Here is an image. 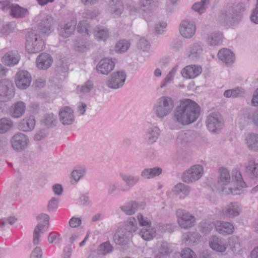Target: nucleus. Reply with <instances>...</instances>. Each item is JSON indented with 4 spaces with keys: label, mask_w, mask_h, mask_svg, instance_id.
I'll list each match as a JSON object with an SVG mask.
<instances>
[{
    "label": "nucleus",
    "mask_w": 258,
    "mask_h": 258,
    "mask_svg": "<svg viewBox=\"0 0 258 258\" xmlns=\"http://www.w3.org/2000/svg\"><path fill=\"white\" fill-rule=\"evenodd\" d=\"M200 114V106L195 101L185 99L181 100L176 107L172 119L176 123L185 126L195 122Z\"/></svg>",
    "instance_id": "1"
},
{
    "label": "nucleus",
    "mask_w": 258,
    "mask_h": 258,
    "mask_svg": "<svg viewBox=\"0 0 258 258\" xmlns=\"http://www.w3.org/2000/svg\"><path fill=\"white\" fill-rule=\"evenodd\" d=\"M219 176L218 180V188L225 194L240 195V188L246 187L241 173L238 171H235L232 177L237 185L236 188L231 187L232 182L229 171L225 168L221 167L219 169Z\"/></svg>",
    "instance_id": "2"
},
{
    "label": "nucleus",
    "mask_w": 258,
    "mask_h": 258,
    "mask_svg": "<svg viewBox=\"0 0 258 258\" xmlns=\"http://www.w3.org/2000/svg\"><path fill=\"white\" fill-rule=\"evenodd\" d=\"M174 107L173 99L167 96L159 98L153 107V112L160 119H163L173 111Z\"/></svg>",
    "instance_id": "3"
},
{
    "label": "nucleus",
    "mask_w": 258,
    "mask_h": 258,
    "mask_svg": "<svg viewBox=\"0 0 258 258\" xmlns=\"http://www.w3.org/2000/svg\"><path fill=\"white\" fill-rule=\"evenodd\" d=\"M244 10L242 4H233L227 6L224 11L219 16V20L223 23H232L235 21V19L239 14Z\"/></svg>",
    "instance_id": "4"
},
{
    "label": "nucleus",
    "mask_w": 258,
    "mask_h": 258,
    "mask_svg": "<svg viewBox=\"0 0 258 258\" xmlns=\"http://www.w3.org/2000/svg\"><path fill=\"white\" fill-rule=\"evenodd\" d=\"M25 47L29 53H37L43 50L44 43L39 34L34 31H30L27 34Z\"/></svg>",
    "instance_id": "5"
},
{
    "label": "nucleus",
    "mask_w": 258,
    "mask_h": 258,
    "mask_svg": "<svg viewBox=\"0 0 258 258\" xmlns=\"http://www.w3.org/2000/svg\"><path fill=\"white\" fill-rule=\"evenodd\" d=\"M176 216L178 224L182 229H187L195 225V217L185 210L178 209Z\"/></svg>",
    "instance_id": "6"
},
{
    "label": "nucleus",
    "mask_w": 258,
    "mask_h": 258,
    "mask_svg": "<svg viewBox=\"0 0 258 258\" xmlns=\"http://www.w3.org/2000/svg\"><path fill=\"white\" fill-rule=\"evenodd\" d=\"M206 123L210 132L217 133L222 128L224 121L219 113L212 112L208 116Z\"/></svg>",
    "instance_id": "7"
},
{
    "label": "nucleus",
    "mask_w": 258,
    "mask_h": 258,
    "mask_svg": "<svg viewBox=\"0 0 258 258\" xmlns=\"http://www.w3.org/2000/svg\"><path fill=\"white\" fill-rule=\"evenodd\" d=\"M126 75L123 71L112 73L106 82V86L111 89H117L122 87L126 80Z\"/></svg>",
    "instance_id": "8"
},
{
    "label": "nucleus",
    "mask_w": 258,
    "mask_h": 258,
    "mask_svg": "<svg viewBox=\"0 0 258 258\" xmlns=\"http://www.w3.org/2000/svg\"><path fill=\"white\" fill-rule=\"evenodd\" d=\"M11 143L14 150L17 152H21L27 148L29 145V140L27 135L18 132L12 137Z\"/></svg>",
    "instance_id": "9"
},
{
    "label": "nucleus",
    "mask_w": 258,
    "mask_h": 258,
    "mask_svg": "<svg viewBox=\"0 0 258 258\" xmlns=\"http://www.w3.org/2000/svg\"><path fill=\"white\" fill-rule=\"evenodd\" d=\"M203 167L200 165L192 166L185 171L182 176V181L190 183L199 180L203 174Z\"/></svg>",
    "instance_id": "10"
},
{
    "label": "nucleus",
    "mask_w": 258,
    "mask_h": 258,
    "mask_svg": "<svg viewBox=\"0 0 258 258\" xmlns=\"http://www.w3.org/2000/svg\"><path fill=\"white\" fill-rule=\"evenodd\" d=\"M241 122L248 124L252 122L256 126H258V108L252 110L250 108H243L240 115Z\"/></svg>",
    "instance_id": "11"
},
{
    "label": "nucleus",
    "mask_w": 258,
    "mask_h": 258,
    "mask_svg": "<svg viewBox=\"0 0 258 258\" xmlns=\"http://www.w3.org/2000/svg\"><path fill=\"white\" fill-rule=\"evenodd\" d=\"M241 211L240 204L236 202H232L223 208L220 211V214L226 217L233 218L239 216Z\"/></svg>",
    "instance_id": "12"
},
{
    "label": "nucleus",
    "mask_w": 258,
    "mask_h": 258,
    "mask_svg": "<svg viewBox=\"0 0 258 258\" xmlns=\"http://www.w3.org/2000/svg\"><path fill=\"white\" fill-rule=\"evenodd\" d=\"M40 17L41 20L38 24L39 30L43 33L50 34L53 30V18L51 15L45 13H41Z\"/></svg>",
    "instance_id": "13"
},
{
    "label": "nucleus",
    "mask_w": 258,
    "mask_h": 258,
    "mask_svg": "<svg viewBox=\"0 0 258 258\" xmlns=\"http://www.w3.org/2000/svg\"><path fill=\"white\" fill-rule=\"evenodd\" d=\"M31 82V76L26 71H21L16 75L15 83L17 87L21 89H25Z\"/></svg>",
    "instance_id": "14"
},
{
    "label": "nucleus",
    "mask_w": 258,
    "mask_h": 258,
    "mask_svg": "<svg viewBox=\"0 0 258 258\" xmlns=\"http://www.w3.org/2000/svg\"><path fill=\"white\" fill-rule=\"evenodd\" d=\"M196 26L194 22L188 20L182 21L179 26V32L182 37L185 38H190L195 34Z\"/></svg>",
    "instance_id": "15"
},
{
    "label": "nucleus",
    "mask_w": 258,
    "mask_h": 258,
    "mask_svg": "<svg viewBox=\"0 0 258 258\" xmlns=\"http://www.w3.org/2000/svg\"><path fill=\"white\" fill-rule=\"evenodd\" d=\"M60 121L63 125L72 124L75 121V115L73 109L69 106L62 107L59 112Z\"/></svg>",
    "instance_id": "16"
},
{
    "label": "nucleus",
    "mask_w": 258,
    "mask_h": 258,
    "mask_svg": "<svg viewBox=\"0 0 258 258\" xmlns=\"http://www.w3.org/2000/svg\"><path fill=\"white\" fill-rule=\"evenodd\" d=\"M132 237V234L128 230L120 228L114 235L113 240L116 244L124 245L131 241Z\"/></svg>",
    "instance_id": "17"
},
{
    "label": "nucleus",
    "mask_w": 258,
    "mask_h": 258,
    "mask_svg": "<svg viewBox=\"0 0 258 258\" xmlns=\"http://www.w3.org/2000/svg\"><path fill=\"white\" fill-rule=\"evenodd\" d=\"M145 204L143 202L131 201L120 207V209L127 215L134 214L139 209H144Z\"/></svg>",
    "instance_id": "18"
},
{
    "label": "nucleus",
    "mask_w": 258,
    "mask_h": 258,
    "mask_svg": "<svg viewBox=\"0 0 258 258\" xmlns=\"http://www.w3.org/2000/svg\"><path fill=\"white\" fill-rule=\"evenodd\" d=\"M120 176L126 186V188L120 189L122 191H126L127 189L133 187L140 182L141 179L139 175L132 174L121 173Z\"/></svg>",
    "instance_id": "19"
},
{
    "label": "nucleus",
    "mask_w": 258,
    "mask_h": 258,
    "mask_svg": "<svg viewBox=\"0 0 258 258\" xmlns=\"http://www.w3.org/2000/svg\"><path fill=\"white\" fill-rule=\"evenodd\" d=\"M115 62L112 58H105L99 61L96 66V70L102 74L107 75L113 70Z\"/></svg>",
    "instance_id": "20"
},
{
    "label": "nucleus",
    "mask_w": 258,
    "mask_h": 258,
    "mask_svg": "<svg viewBox=\"0 0 258 258\" xmlns=\"http://www.w3.org/2000/svg\"><path fill=\"white\" fill-rule=\"evenodd\" d=\"M172 252L170 244L166 241L158 242L157 244L156 256L157 258H166Z\"/></svg>",
    "instance_id": "21"
},
{
    "label": "nucleus",
    "mask_w": 258,
    "mask_h": 258,
    "mask_svg": "<svg viewBox=\"0 0 258 258\" xmlns=\"http://www.w3.org/2000/svg\"><path fill=\"white\" fill-rule=\"evenodd\" d=\"M52 61V58L50 54L42 53L36 58V66L39 69L46 70L51 66Z\"/></svg>",
    "instance_id": "22"
},
{
    "label": "nucleus",
    "mask_w": 258,
    "mask_h": 258,
    "mask_svg": "<svg viewBox=\"0 0 258 258\" xmlns=\"http://www.w3.org/2000/svg\"><path fill=\"white\" fill-rule=\"evenodd\" d=\"M245 144L248 149L253 152H258V134L248 133L244 139Z\"/></svg>",
    "instance_id": "23"
},
{
    "label": "nucleus",
    "mask_w": 258,
    "mask_h": 258,
    "mask_svg": "<svg viewBox=\"0 0 258 258\" xmlns=\"http://www.w3.org/2000/svg\"><path fill=\"white\" fill-rule=\"evenodd\" d=\"M202 71V69L200 66L190 65L182 69L181 74L184 78L194 79L199 76Z\"/></svg>",
    "instance_id": "24"
},
{
    "label": "nucleus",
    "mask_w": 258,
    "mask_h": 258,
    "mask_svg": "<svg viewBox=\"0 0 258 258\" xmlns=\"http://www.w3.org/2000/svg\"><path fill=\"white\" fill-rule=\"evenodd\" d=\"M203 46L199 43H195L189 46L186 55L191 59L200 58L203 54Z\"/></svg>",
    "instance_id": "25"
},
{
    "label": "nucleus",
    "mask_w": 258,
    "mask_h": 258,
    "mask_svg": "<svg viewBox=\"0 0 258 258\" xmlns=\"http://www.w3.org/2000/svg\"><path fill=\"white\" fill-rule=\"evenodd\" d=\"M123 5L118 0H112L109 3L107 12L113 18L119 17L123 11Z\"/></svg>",
    "instance_id": "26"
},
{
    "label": "nucleus",
    "mask_w": 258,
    "mask_h": 258,
    "mask_svg": "<svg viewBox=\"0 0 258 258\" xmlns=\"http://www.w3.org/2000/svg\"><path fill=\"white\" fill-rule=\"evenodd\" d=\"M25 110V103L22 101H19L10 107L9 114L14 118H19L24 114Z\"/></svg>",
    "instance_id": "27"
},
{
    "label": "nucleus",
    "mask_w": 258,
    "mask_h": 258,
    "mask_svg": "<svg viewBox=\"0 0 258 258\" xmlns=\"http://www.w3.org/2000/svg\"><path fill=\"white\" fill-rule=\"evenodd\" d=\"M217 231L222 234H231L233 232V225L228 222L217 221L215 224Z\"/></svg>",
    "instance_id": "28"
},
{
    "label": "nucleus",
    "mask_w": 258,
    "mask_h": 258,
    "mask_svg": "<svg viewBox=\"0 0 258 258\" xmlns=\"http://www.w3.org/2000/svg\"><path fill=\"white\" fill-rule=\"evenodd\" d=\"M160 130L159 127L154 126L149 127L145 135V140L148 144L155 143L160 135Z\"/></svg>",
    "instance_id": "29"
},
{
    "label": "nucleus",
    "mask_w": 258,
    "mask_h": 258,
    "mask_svg": "<svg viewBox=\"0 0 258 258\" xmlns=\"http://www.w3.org/2000/svg\"><path fill=\"white\" fill-rule=\"evenodd\" d=\"M210 246L213 250L220 252L225 251L226 249L225 240L216 236H213L211 238Z\"/></svg>",
    "instance_id": "30"
},
{
    "label": "nucleus",
    "mask_w": 258,
    "mask_h": 258,
    "mask_svg": "<svg viewBox=\"0 0 258 258\" xmlns=\"http://www.w3.org/2000/svg\"><path fill=\"white\" fill-rule=\"evenodd\" d=\"M35 125V120L33 116H30L24 118L19 123V128L23 132H29L33 130Z\"/></svg>",
    "instance_id": "31"
},
{
    "label": "nucleus",
    "mask_w": 258,
    "mask_h": 258,
    "mask_svg": "<svg viewBox=\"0 0 258 258\" xmlns=\"http://www.w3.org/2000/svg\"><path fill=\"white\" fill-rule=\"evenodd\" d=\"M3 62L7 66H14L18 63L20 55L17 52L9 51L3 57Z\"/></svg>",
    "instance_id": "32"
},
{
    "label": "nucleus",
    "mask_w": 258,
    "mask_h": 258,
    "mask_svg": "<svg viewBox=\"0 0 258 258\" xmlns=\"http://www.w3.org/2000/svg\"><path fill=\"white\" fill-rule=\"evenodd\" d=\"M218 58L226 64L233 63L234 57L233 52L227 48H223L219 51Z\"/></svg>",
    "instance_id": "33"
},
{
    "label": "nucleus",
    "mask_w": 258,
    "mask_h": 258,
    "mask_svg": "<svg viewBox=\"0 0 258 258\" xmlns=\"http://www.w3.org/2000/svg\"><path fill=\"white\" fill-rule=\"evenodd\" d=\"M245 173L251 178H258V163L253 160L249 161L245 166Z\"/></svg>",
    "instance_id": "34"
},
{
    "label": "nucleus",
    "mask_w": 258,
    "mask_h": 258,
    "mask_svg": "<svg viewBox=\"0 0 258 258\" xmlns=\"http://www.w3.org/2000/svg\"><path fill=\"white\" fill-rule=\"evenodd\" d=\"M90 46L91 42L83 38H78L74 43V49L79 52H84L88 50Z\"/></svg>",
    "instance_id": "35"
},
{
    "label": "nucleus",
    "mask_w": 258,
    "mask_h": 258,
    "mask_svg": "<svg viewBox=\"0 0 258 258\" xmlns=\"http://www.w3.org/2000/svg\"><path fill=\"white\" fill-rule=\"evenodd\" d=\"M76 23L74 21H71L67 23L63 27L59 29V34L62 37L68 38L74 33Z\"/></svg>",
    "instance_id": "36"
},
{
    "label": "nucleus",
    "mask_w": 258,
    "mask_h": 258,
    "mask_svg": "<svg viewBox=\"0 0 258 258\" xmlns=\"http://www.w3.org/2000/svg\"><path fill=\"white\" fill-rule=\"evenodd\" d=\"M162 170L160 167H155L152 168H145L141 172V176L145 179H151L159 176L162 173Z\"/></svg>",
    "instance_id": "37"
},
{
    "label": "nucleus",
    "mask_w": 258,
    "mask_h": 258,
    "mask_svg": "<svg viewBox=\"0 0 258 258\" xmlns=\"http://www.w3.org/2000/svg\"><path fill=\"white\" fill-rule=\"evenodd\" d=\"M200 235L197 232H188L182 236V242L185 244H194L198 242Z\"/></svg>",
    "instance_id": "38"
},
{
    "label": "nucleus",
    "mask_w": 258,
    "mask_h": 258,
    "mask_svg": "<svg viewBox=\"0 0 258 258\" xmlns=\"http://www.w3.org/2000/svg\"><path fill=\"white\" fill-rule=\"evenodd\" d=\"M28 13L27 9L20 7L17 4L11 7L10 14L14 18H20L25 17Z\"/></svg>",
    "instance_id": "39"
},
{
    "label": "nucleus",
    "mask_w": 258,
    "mask_h": 258,
    "mask_svg": "<svg viewBox=\"0 0 258 258\" xmlns=\"http://www.w3.org/2000/svg\"><path fill=\"white\" fill-rule=\"evenodd\" d=\"M140 235L145 240H150L156 235V230L151 225L143 227L140 230Z\"/></svg>",
    "instance_id": "40"
},
{
    "label": "nucleus",
    "mask_w": 258,
    "mask_h": 258,
    "mask_svg": "<svg viewBox=\"0 0 258 258\" xmlns=\"http://www.w3.org/2000/svg\"><path fill=\"white\" fill-rule=\"evenodd\" d=\"M95 38L100 41H106L110 35V33L107 28L103 27H98L94 32Z\"/></svg>",
    "instance_id": "41"
},
{
    "label": "nucleus",
    "mask_w": 258,
    "mask_h": 258,
    "mask_svg": "<svg viewBox=\"0 0 258 258\" xmlns=\"http://www.w3.org/2000/svg\"><path fill=\"white\" fill-rule=\"evenodd\" d=\"M46 228V224H42L41 222L38 223L35 227L33 236V243L34 245L38 244L40 240V237Z\"/></svg>",
    "instance_id": "42"
},
{
    "label": "nucleus",
    "mask_w": 258,
    "mask_h": 258,
    "mask_svg": "<svg viewBox=\"0 0 258 258\" xmlns=\"http://www.w3.org/2000/svg\"><path fill=\"white\" fill-rule=\"evenodd\" d=\"M222 41V35L219 32H214L208 36V43L210 46H214L220 45Z\"/></svg>",
    "instance_id": "43"
},
{
    "label": "nucleus",
    "mask_w": 258,
    "mask_h": 258,
    "mask_svg": "<svg viewBox=\"0 0 258 258\" xmlns=\"http://www.w3.org/2000/svg\"><path fill=\"white\" fill-rule=\"evenodd\" d=\"M131 44L125 39L118 41L115 44V51L119 53H124L130 48Z\"/></svg>",
    "instance_id": "44"
},
{
    "label": "nucleus",
    "mask_w": 258,
    "mask_h": 258,
    "mask_svg": "<svg viewBox=\"0 0 258 258\" xmlns=\"http://www.w3.org/2000/svg\"><path fill=\"white\" fill-rule=\"evenodd\" d=\"M244 93V91L243 89L237 87L233 89H230L225 91L224 93V96L227 98H236L243 96Z\"/></svg>",
    "instance_id": "45"
},
{
    "label": "nucleus",
    "mask_w": 258,
    "mask_h": 258,
    "mask_svg": "<svg viewBox=\"0 0 258 258\" xmlns=\"http://www.w3.org/2000/svg\"><path fill=\"white\" fill-rule=\"evenodd\" d=\"M178 69V66H175L172 69V70L167 74L166 78L162 82L161 85H160L161 88H164L167 85L171 83L173 81L174 76H175Z\"/></svg>",
    "instance_id": "46"
},
{
    "label": "nucleus",
    "mask_w": 258,
    "mask_h": 258,
    "mask_svg": "<svg viewBox=\"0 0 258 258\" xmlns=\"http://www.w3.org/2000/svg\"><path fill=\"white\" fill-rule=\"evenodd\" d=\"M13 121L8 118L0 119V133H5L9 131L13 126Z\"/></svg>",
    "instance_id": "47"
},
{
    "label": "nucleus",
    "mask_w": 258,
    "mask_h": 258,
    "mask_svg": "<svg viewBox=\"0 0 258 258\" xmlns=\"http://www.w3.org/2000/svg\"><path fill=\"white\" fill-rule=\"evenodd\" d=\"M172 190L176 194L181 192L184 196H187L190 192V188L188 185L179 183L174 186Z\"/></svg>",
    "instance_id": "48"
},
{
    "label": "nucleus",
    "mask_w": 258,
    "mask_h": 258,
    "mask_svg": "<svg viewBox=\"0 0 258 258\" xmlns=\"http://www.w3.org/2000/svg\"><path fill=\"white\" fill-rule=\"evenodd\" d=\"M209 2L210 0H201L200 2L196 3L192 6V9L201 14L205 12Z\"/></svg>",
    "instance_id": "49"
},
{
    "label": "nucleus",
    "mask_w": 258,
    "mask_h": 258,
    "mask_svg": "<svg viewBox=\"0 0 258 258\" xmlns=\"http://www.w3.org/2000/svg\"><path fill=\"white\" fill-rule=\"evenodd\" d=\"M77 31L80 33L90 35L91 34V26L86 21L79 22L77 26Z\"/></svg>",
    "instance_id": "50"
},
{
    "label": "nucleus",
    "mask_w": 258,
    "mask_h": 258,
    "mask_svg": "<svg viewBox=\"0 0 258 258\" xmlns=\"http://www.w3.org/2000/svg\"><path fill=\"white\" fill-rule=\"evenodd\" d=\"M94 84L93 82L92 81L88 80L83 85L78 86L77 87V91L81 93L86 94L90 92L92 90Z\"/></svg>",
    "instance_id": "51"
},
{
    "label": "nucleus",
    "mask_w": 258,
    "mask_h": 258,
    "mask_svg": "<svg viewBox=\"0 0 258 258\" xmlns=\"http://www.w3.org/2000/svg\"><path fill=\"white\" fill-rule=\"evenodd\" d=\"M43 122L44 124L48 127H51L55 125L57 120L56 117L53 114H46L43 119Z\"/></svg>",
    "instance_id": "52"
},
{
    "label": "nucleus",
    "mask_w": 258,
    "mask_h": 258,
    "mask_svg": "<svg viewBox=\"0 0 258 258\" xmlns=\"http://www.w3.org/2000/svg\"><path fill=\"white\" fill-rule=\"evenodd\" d=\"M123 229L128 230L131 234L135 232L137 229V223L136 219L134 217H130L128 219L126 228Z\"/></svg>",
    "instance_id": "53"
},
{
    "label": "nucleus",
    "mask_w": 258,
    "mask_h": 258,
    "mask_svg": "<svg viewBox=\"0 0 258 258\" xmlns=\"http://www.w3.org/2000/svg\"><path fill=\"white\" fill-rule=\"evenodd\" d=\"M113 250V247L110 243L106 242L101 244L99 246V251L101 254L105 255L110 253Z\"/></svg>",
    "instance_id": "54"
},
{
    "label": "nucleus",
    "mask_w": 258,
    "mask_h": 258,
    "mask_svg": "<svg viewBox=\"0 0 258 258\" xmlns=\"http://www.w3.org/2000/svg\"><path fill=\"white\" fill-rule=\"evenodd\" d=\"M200 231L205 234H208L213 229V224L210 222H204L200 223Z\"/></svg>",
    "instance_id": "55"
},
{
    "label": "nucleus",
    "mask_w": 258,
    "mask_h": 258,
    "mask_svg": "<svg viewBox=\"0 0 258 258\" xmlns=\"http://www.w3.org/2000/svg\"><path fill=\"white\" fill-rule=\"evenodd\" d=\"M85 173V170L84 169H79L74 170L71 173L72 178L75 182H77L82 178Z\"/></svg>",
    "instance_id": "56"
},
{
    "label": "nucleus",
    "mask_w": 258,
    "mask_h": 258,
    "mask_svg": "<svg viewBox=\"0 0 258 258\" xmlns=\"http://www.w3.org/2000/svg\"><path fill=\"white\" fill-rule=\"evenodd\" d=\"M182 258H197L196 255L189 248H185L181 252Z\"/></svg>",
    "instance_id": "57"
},
{
    "label": "nucleus",
    "mask_w": 258,
    "mask_h": 258,
    "mask_svg": "<svg viewBox=\"0 0 258 258\" xmlns=\"http://www.w3.org/2000/svg\"><path fill=\"white\" fill-rule=\"evenodd\" d=\"M58 199L56 198H52L49 201L47 208L49 211H52L55 210L58 206Z\"/></svg>",
    "instance_id": "58"
},
{
    "label": "nucleus",
    "mask_w": 258,
    "mask_h": 258,
    "mask_svg": "<svg viewBox=\"0 0 258 258\" xmlns=\"http://www.w3.org/2000/svg\"><path fill=\"white\" fill-rule=\"evenodd\" d=\"M137 219L140 225L142 226H148L151 224V222L150 221H148L147 218H145L141 213L138 214Z\"/></svg>",
    "instance_id": "59"
},
{
    "label": "nucleus",
    "mask_w": 258,
    "mask_h": 258,
    "mask_svg": "<svg viewBox=\"0 0 258 258\" xmlns=\"http://www.w3.org/2000/svg\"><path fill=\"white\" fill-rule=\"evenodd\" d=\"M82 223L80 218L73 217L69 221V225L72 228L79 227Z\"/></svg>",
    "instance_id": "60"
},
{
    "label": "nucleus",
    "mask_w": 258,
    "mask_h": 258,
    "mask_svg": "<svg viewBox=\"0 0 258 258\" xmlns=\"http://www.w3.org/2000/svg\"><path fill=\"white\" fill-rule=\"evenodd\" d=\"M138 47L143 51H145L149 48V43L146 39L141 38L138 43Z\"/></svg>",
    "instance_id": "61"
},
{
    "label": "nucleus",
    "mask_w": 258,
    "mask_h": 258,
    "mask_svg": "<svg viewBox=\"0 0 258 258\" xmlns=\"http://www.w3.org/2000/svg\"><path fill=\"white\" fill-rule=\"evenodd\" d=\"M42 256V249L40 247H35L32 251L30 258H41Z\"/></svg>",
    "instance_id": "62"
},
{
    "label": "nucleus",
    "mask_w": 258,
    "mask_h": 258,
    "mask_svg": "<svg viewBox=\"0 0 258 258\" xmlns=\"http://www.w3.org/2000/svg\"><path fill=\"white\" fill-rule=\"evenodd\" d=\"M154 2V0H140V4L143 8V10L146 11L148 9Z\"/></svg>",
    "instance_id": "63"
},
{
    "label": "nucleus",
    "mask_w": 258,
    "mask_h": 258,
    "mask_svg": "<svg viewBox=\"0 0 258 258\" xmlns=\"http://www.w3.org/2000/svg\"><path fill=\"white\" fill-rule=\"evenodd\" d=\"M250 20L255 24H258V6L257 5H256L255 8L252 12Z\"/></svg>",
    "instance_id": "64"
}]
</instances>
